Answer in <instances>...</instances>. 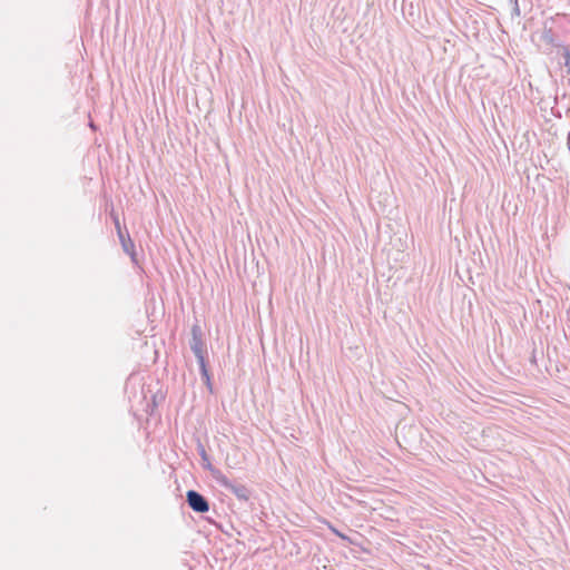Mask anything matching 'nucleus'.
I'll use <instances>...</instances> for the list:
<instances>
[{
    "instance_id": "obj_1",
    "label": "nucleus",
    "mask_w": 570,
    "mask_h": 570,
    "mask_svg": "<svg viewBox=\"0 0 570 570\" xmlns=\"http://www.w3.org/2000/svg\"><path fill=\"white\" fill-rule=\"evenodd\" d=\"M190 348L197 358L203 379L209 384L210 377L205 361L206 344L203 341V333L198 325H194L191 328Z\"/></svg>"
},
{
    "instance_id": "obj_2",
    "label": "nucleus",
    "mask_w": 570,
    "mask_h": 570,
    "mask_svg": "<svg viewBox=\"0 0 570 570\" xmlns=\"http://www.w3.org/2000/svg\"><path fill=\"white\" fill-rule=\"evenodd\" d=\"M214 479L222 488L232 492L240 502L246 503L249 501L252 491L245 484L229 480L220 471H214Z\"/></svg>"
},
{
    "instance_id": "obj_3",
    "label": "nucleus",
    "mask_w": 570,
    "mask_h": 570,
    "mask_svg": "<svg viewBox=\"0 0 570 570\" xmlns=\"http://www.w3.org/2000/svg\"><path fill=\"white\" fill-rule=\"evenodd\" d=\"M186 500L188 505L198 513H205L209 510V503L207 499L195 490H189L186 493Z\"/></svg>"
},
{
    "instance_id": "obj_4",
    "label": "nucleus",
    "mask_w": 570,
    "mask_h": 570,
    "mask_svg": "<svg viewBox=\"0 0 570 570\" xmlns=\"http://www.w3.org/2000/svg\"><path fill=\"white\" fill-rule=\"evenodd\" d=\"M117 233H118V237H119V240H120L124 252L126 254H128L131 257V259L135 262L136 261L135 244L131 240L129 234L125 235L122 233V230H119Z\"/></svg>"
},
{
    "instance_id": "obj_5",
    "label": "nucleus",
    "mask_w": 570,
    "mask_h": 570,
    "mask_svg": "<svg viewBox=\"0 0 570 570\" xmlns=\"http://www.w3.org/2000/svg\"><path fill=\"white\" fill-rule=\"evenodd\" d=\"M542 39H543V41H544L546 43H549V45L554 46V47H557V48H561V49H562V47H566L564 45L559 43V42L557 41V39H556V37H554V35H553L552 30H546V31L543 32V35H542Z\"/></svg>"
},
{
    "instance_id": "obj_6",
    "label": "nucleus",
    "mask_w": 570,
    "mask_h": 570,
    "mask_svg": "<svg viewBox=\"0 0 570 570\" xmlns=\"http://www.w3.org/2000/svg\"><path fill=\"white\" fill-rule=\"evenodd\" d=\"M198 453H199V455H200V458H202V460L204 462V468L210 470L212 473L214 474V471H217V470L213 469L210 460H209V456H208V454H207V452H206V450H205L203 444L198 445Z\"/></svg>"
},
{
    "instance_id": "obj_7",
    "label": "nucleus",
    "mask_w": 570,
    "mask_h": 570,
    "mask_svg": "<svg viewBox=\"0 0 570 570\" xmlns=\"http://www.w3.org/2000/svg\"><path fill=\"white\" fill-rule=\"evenodd\" d=\"M562 55L564 58V67L567 68L568 73H570V49L567 46L562 47Z\"/></svg>"
},
{
    "instance_id": "obj_8",
    "label": "nucleus",
    "mask_w": 570,
    "mask_h": 570,
    "mask_svg": "<svg viewBox=\"0 0 570 570\" xmlns=\"http://www.w3.org/2000/svg\"><path fill=\"white\" fill-rule=\"evenodd\" d=\"M111 218H112V220H114V223H115V226H116V228H117V232L121 230V228H120V223H119V218H118L117 214H115L114 209L111 210Z\"/></svg>"
},
{
    "instance_id": "obj_9",
    "label": "nucleus",
    "mask_w": 570,
    "mask_h": 570,
    "mask_svg": "<svg viewBox=\"0 0 570 570\" xmlns=\"http://www.w3.org/2000/svg\"><path fill=\"white\" fill-rule=\"evenodd\" d=\"M332 531H333L337 537L342 538L343 540H348V538H347L345 534L341 533L338 530H336V529H334V528H333V529H332Z\"/></svg>"
},
{
    "instance_id": "obj_10",
    "label": "nucleus",
    "mask_w": 570,
    "mask_h": 570,
    "mask_svg": "<svg viewBox=\"0 0 570 570\" xmlns=\"http://www.w3.org/2000/svg\"><path fill=\"white\" fill-rule=\"evenodd\" d=\"M513 2H514V12L519 16L520 9H519L518 0H513Z\"/></svg>"
}]
</instances>
